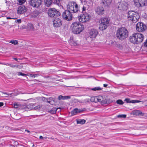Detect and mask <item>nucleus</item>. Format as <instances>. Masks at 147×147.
I'll return each mask as SVG.
<instances>
[{
	"instance_id": "a19ab883",
	"label": "nucleus",
	"mask_w": 147,
	"mask_h": 147,
	"mask_svg": "<svg viewBox=\"0 0 147 147\" xmlns=\"http://www.w3.org/2000/svg\"><path fill=\"white\" fill-rule=\"evenodd\" d=\"M18 75L19 76H25L27 75V74H25L24 73H23L21 72H18Z\"/></svg>"
},
{
	"instance_id": "de8ad7c7",
	"label": "nucleus",
	"mask_w": 147,
	"mask_h": 147,
	"mask_svg": "<svg viewBox=\"0 0 147 147\" xmlns=\"http://www.w3.org/2000/svg\"><path fill=\"white\" fill-rule=\"evenodd\" d=\"M9 66L12 68H14L16 67V65L9 64Z\"/></svg>"
},
{
	"instance_id": "ddd939ff",
	"label": "nucleus",
	"mask_w": 147,
	"mask_h": 147,
	"mask_svg": "<svg viewBox=\"0 0 147 147\" xmlns=\"http://www.w3.org/2000/svg\"><path fill=\"white\" fill-rule=\"evenodd\" d=\"M135 34L136 36V39L137 40H138V41L137 42L138 44L142 42L144 39V35L142 34L139 33H135Z\"/></svg>"
},
{
	"instance_id": "c756f323",
	"label": "nucleus",
	"mask_w": 147,
	"mask_h": 147,
	"mask_svg": "<svg viewBox=\"0 0 147 147\" xmlns=\"http://www.w3.org/2000/svg\"><path fill=\"white\" fill-rule=\"evenodd\" d=\"M98 96L92 97L91 98V101L92 102H98Z\"/></svg>"
},
{
	"instance_id": "69168bd1",
	"label": "nucleus",
	"mask_w": 147,
	"mask_h": 147,
	"mask_svg": "<svg viewBox=\"0 0 147 147\" xmlns=\"http://www.w3.org/2000/svg\"><path fill=\"white\" fill-rule=\"evenodd\" d=\"M13 59L16 61H17L18 60L16 58H13Z\"/></svg>"
},
{
	"instance_id": "c85d7f7f",
	"label": "nucleus",
	"mask_w": 147,
	"mask_h": 147,
	"mask_svg": "<svg viewBox=\"0 0 147 147\" xmlns=\"http://www.w3.org/2000/svg\"><path fill=\"white\" fill-rule=\"evenodd\" d=\"M77 123V124H83L85 123L86 122V120L84 119H78L76 120Z\"/></svg>"
},
{
	"instance_id": "423d86ee",
	"label": "nucleus",
	"mask_w": 147,
	"mask_h": 147,
	"mask_svg": "<svg viewBox=\"0 0 147 147\" xmlns=\"http://www.w3.org/2000/svg\"><path fill=\"white\" fill-rule=\"evenodd\" d=\"M109 19L107 18L101 19L99 21L100 23L99 29L101 30H105L109 25Z\"/></svg>"
},
{
	"instance_id": "f3484780",
	"label": "nucleus",
	"mask_w": 147,
	"mask_h": 147,
	"mask_svg": "<svg viewBox=\"0 0 147 147\" xmlns=\"http://www.w3.org/2000/svg\"><path fill=\"white\" fill-rule=\"evenodd\" d=\"M136 35H135V33L133 34L129 37V40L130 42L134 44H138L137 42L138 40H137L136 39Z\"/></svg>"
},
{
	"instance_id": "20e7f679",
	"label": "nucleus",
	"mask_w": 147,
	"mask_h": 147,
	"mask_svg": "<svg viewBox=\"0 0 147 147\" xmlns=\"http://www.w3.org/2000/svg\"><path fill=\"white\" fill-rule=\"evenodd\" d=\"M82 9V13L78 17V19L80 22H84L88 21L90 18L91 16L86 11V7L83 6Z\"/></svg>"
},
{
	"instance_id": "bf43d9fd",
	"label": "nucleus",
	"mask_w": 147,
	"mask_h": 147,
	"mask_svg": "<svg viewBox=\"0 0 147 147\" xmlns=\"http://www.w3.org/2000/svg\"><path fill=\"white\" fill-rule=\"evenodd\" d=\"M39 138L40 139H43L44 138V137H43L42 136H40Z\"/></svg>"
},
{
	"instance_id": "5701e85b",
	"label": "nucleus",
	"mask_w": 147,
	"mask_h": 147,
	"mask_svg": "<svg viewBox=\"0 0 147 147\" xmlns=\"http://www.w3.org/2000/svg\"><path fill=\"white\" fill-rule=\"evenodd\" d=\"M70 98V96H64L61 95H60L58 96V99L59 100H64L69 99Z\"/></svg>"
},
{
	"instance_id": "393cba45",
	"label": "nucleus",
	"mask_w": 147,
	"mask_h": 147,
	"mask_svg": "<svg viewBox=\"0 0 147 147\" xmlns=\"http://www.w3.org/2000/svg\"><path fill=\"white\" fill-rule=\"evenodd\" d=\"M39 14V12L37 10L34 11L31 14V16L35 18L37 17Z\"/></svg>"
},
{
	"instance_id": "49530a36",
	"label": "nucleus",
	"mask_w": 147,
	"mask_h": 147,
	"mask_svg": "<svg viewBox=\"0 0 147 147\" xmlns=\"http://www.w3.org/2000/svg\"><path fill=\"white\" fill-rule=\"evenodd\" d=\"M18 106L19 105L17 104H14L13 107L15 108H17L18 107Z\"/></svg>"
},
{
	"instance_id": "4be33fe9",
	"label": "nucleus",
	"mask_w": 147,
	"mask_h": 147,
	"mask_svg": "<svg viewBox=\"0 0 147 147\" xmlns=\"http://www.w3.org/2000/svg\"><path fill=\"white\" fill-rule=\"evenodd\" d=\"M139 7L147 5V0H139Z\"/></svg>"
},
{
	"instance_id": "5fc2aeb1",
	"label": "nucleus",
	"mask_w": 147,
	"mask_h": 147,
	"mask_svg": "<svg viewBox=\"0 0 147 147\" xmlns=\"http://www.w3.org/2000/svg\"><path fill=\"white\" fill-rule=\"evenodd\" d=\"M4 104L3 102H0V107L3 106V105Z\"/></svg>"
},
{
	"instance_id": "2f4dec72",
	"label": "nucleus",
	"mask_w": 147,
	"mask_h": 147,
	"mask_svg": "<svg viewBox=\"0 0 147 147\" xmlns=\"http://www.w3.org/2000/svg\"><path fill=\"white\" fill-rule=\"evenodd\" d=\"M57 109L56 108H55L53 109H51V110L49 111V112L52 114H55L56 112Z\"/></svg>"
},
{
	"instance_id": "ea45409f",
	"label": "nucleus",
	"mask_w": 147,
	"mask_h": 147,
	"mask_svg": "<svg viewBox=\"0 0 147 147\" xmlns=\"http://www.w3.org/2000/svg\"><path fill=\"white\" fill-rule=\"evenodd\" d=\"M118 117H119L125 118L126 117V115H120L118 116Z\"/></svg>"
},
{
	"instance_id": "a211bd4d",
	"label": "nucleus",
	"mask_w": 147,
	"mask_h": 147,
	"mask_svg": "<svg viewBox=\"0 0 147 147\" xmlns=\"http://www.w3.org/2000/svg\"><path fill=\"white\" fill-rule=\"evenodd\" d=\"M136 35H135V33L133 34L129 37V40L130 42L134 44H138L137 42L138 40H137L136 39Z\"/></svg>"
},
{
	"instance_id": "cd10ccee",
	"label": "nucleus",
	"mask_w": 147,
	"mask_h": 147,
	"mask_svg": "<svg viewBox=\"0 0 147 147\" xmlns=\"http://www.w3.org/2000/svg\"><path fill=\"white\" fill-rule=\"evenodd\" d=\"M45 5L47 7L49 6L52 3L51 0H45Z\"/></svg>"
},
{
	"instance_id": "f257e3e1",
	"label": "nucleus",
	"mask_w": 147,
	"mask_h": 147,
	"mask_svg": "<svg viewBox=\"0 0 147 147\" xmlns=\"http://www.w3.org/2000/svg\"><path fill=\"white\" fill-rule=\"evenodd\" d=\"M128 34L127 30L125 28L121 27L117 30L116 36L117 39L122 40L125 39Z\"/></svg>"
},
{
	"instance_id": "f8f14e48",
	"label": "nucleus",
	"mask_w": 147,
	"mask_h": 147,
	"mask_svg": "<svg viewBox=\"0 0 147 147\" xmlns=\"http://www.w3.org/2000/svg\"><path fill=\"white\" fill-rule=\"evenodd\" d=\"M98 102H100L102 104L105 105L108 103V100L107 97L105 96H98Z\"/></svg>"
},
{
	"instance_id": "6ab92c4d",
	"label": "nucleus",
	"mask_w": 147,
	"mask_h": 147,
	"mask_svg": "<svg viewBox=\"0 0 147 147\" xmlns=\"http://www.w3.org/2000/svg\"><path fill=\"white\" fill-rule=\"evenodd\" d=\"M26 10L25 6H20L18 7V13L19 14H22L26 12Z\"/></svg>"
},
{
	"instance_id": "b1692460",
	"label": "nucleus",
	"mask_w": 147,
	"mask_h": 147,
	"mask_svg": "<svg viewBox=\"0 0 147 147\" xmlns=\"http://www.w3.org/2000/svg\"><path fill=\"white\" fill-rule=\"evenodd\" d=\"M26 27L27 29L29 30L32 31L34 29L33 25L31 23H28L27 24Z\"/></svg>"
},
{
	"instance_id": "aec40b11",
	"label": "nucleus",
	"mask_w": 147,
	"mask_h": 147,
	"mask_svg": "<svg viewBox=\"0 0 147 147\" xmlns=\"http://www.w3.org/2000/svg\"><path fill=\"white\" fill-rule=\"evenodd\" d=\"M111 2V0H102L101 4L102 6H108L110 5Z\"/></svg>"
},
{
	"instance_id": "7c9ffc66",
	"label": "nucleus",
	"mask_w": 147,
	"mask_h": 147,
	"mask_svg": "<svg viewBox=\"0 0 147 147\" xmlns=\"http://www.w3.org/2000/svg\"><path fill=\"white\" fill-rule=\"evenodd\" d=\"M26 0H17L18 1L17 4L19 5H22L24 4Z\"/></svg>"
},
{
	"instance_id": "a18cd8bd",
	"label": "nucleus",
	"mask_w": 147,
	"mask_h": 147,
	"mask_svg": "<svg viewBox=\"0 0 147 147\" xmlns=\"http://www.w3.org/2000/svg\"><path fill=\"white\" fill-rule=\"evenodd\" d=\"M42 100L44 102H46L48 100V98L43 97L42 98Z\"/></svg>"
},
{
	"instance_id": "8fccbe9b",
	"label": "nucleus",
	"mask_w": 147,
	"mask_h": 147,
	"mask_svg": "<svg viewBox=\"0 0 147 147\" xmlns=\"http://www.w3.org/2000/svg\"><path fill=\"white\" fill-rule=\"evenodd\" d=\"M47 102L48 103L51 104V105H53V103L50 100L49 101L48 100L47 101Z\"/></svg>"
},
{
	"instance_id": "79ce46f5",
	"label": "nucleus",
	"mask_w": 147,
	"mask_h": 147,
	"mask_svg": "<svg viewBox=\"0 0 147 147\" xmlns=\"http://www.w3.org/2000/svg\"><path fill=\"white\" fill-rule=\"evenodd\" d=\"M86 108H82L79 109V113H81L83 111H86Z\"/></svg>"
},
{
	"instance_id": "c9c22d12",
	"label": "nucleus",
	"mask_w": 147,
	"mask_h": 147,
	"mask_svg": "<svg viewBox=\"0 0 147 147\" xmlns=\"http://www.w3.org/2000/svg\"><path fill=\"white\" fill-rule=\"evenodd\" d=\"M39 76H40V75L39 74H29V76L30 77H33L34 78Z\"/></svg>"
},
{
	"instance_id": "4c0bfd02",
	"label": "nucleus",
	"mask_w": 147,
	"mask_h": 147,
	"mask_svg": "<svg viewBox=\"0 0 147 147\" xmlns=\"http://www.w3.org/2000/svg\"><path fill=\"white\" fill-rule=\"evenodd\" d=\"M54 3L55 4H57L58 5H59L60 3V2L61 0H53Z\"/></svg>"
},
{
	"instance_id": "9d476101",
	"label": "nucleus",
	"mask_w": 147,
	"mask_h": 147,
	"mask_svg": "<svg viewBox=\"0 0 147 147\" xmlns=\"http://www.w3.org/2000/svg\"><path fill=\"white\" fill-rule=\"evenodd\" d=\"M136 30L139 32L144 31L147 28V26L143 23L142 22L138 23L136 26Z\"/></svg>"
},
{
	"instance_id": "6e6552de",
	"label": "nucleus",
	"mask_w": 147,
	"mask_h": 147,
	"mask_svg": "<svg viewBox=\"0 0 147 147\" xmlns=\"http://www.w3.org/2000/svg\"><path fill=\"white\" fill-rule=\"evenodd\" d=\"M72 13L67 9L65 10L63 13L62 17L63 18L67 21L71 20L73 18Z\"/></svg>"
},
{
	"instance_id": "052dcab7",
	"label": "nucleus",
	"mask_w": 147,
	"mask_h": 147,
	"mask_svg": "<svg viewBox=\"0 0 147 147\" xmlns=\"http://www.w3.org/2000/svg\"><path fill=\"white\" fill-rule=\"evenodd\" d=\"M44 138H45V139H47V138L49 139H53L52 138H48L47 137H45Z\"/></svg>"
},
{
	"instance_id": "4d7b16f0",
	"label": "nucleus",
	"mask_w": 147,
	"mask_h": 147,
	"mask_svg": "<svg viewBox=\"0 0 147 147\" xmlns=\"http://www.w3.org/2000/svg\"><path fill=\"white\" fill-rule=\"evenodd\" d=\"M108 85V84H103L104 87H106Z\"/></svg>"
},
{
	"instance_id": "603ef678",
	"label": "nucleus",
	"mask_w": 147,
	"mask_h": 147,
	"mask_svg": "<svg viewBox=\"0 0 147 147\" xmlns=\"http://www.w3.org/2000/svg\"><path fill=\"white\" fill-rule=\"evenodd\" d=\"M70 40H71V41H73L74 40V38L73 36H71Z\"/></svg>"
},
{
	"instance_id": "3c124183",
	"label": "nucleus",
	"mask_w": 147,
	"mask_h": 147,
	"mask_svg": "<svg viewBox=\"0 0 147 147\" xmlns=\"http://www.w3.org/2000/svg\"><path fill=\"white\" fill-rule=\"evenodd\" d=\"M144 46L147 47V38L146 41L144 42Z\"/></svg>"
},
{
	"instance_id": "0eeeda50",
	"label": "nucleus",
	"mask_w": 147,
	"mask_h": 147,
	"mask_svg": "<svg viewBox=\"0 0 147 147\" xmlns=\"http://www.w3.org/2000/svg\"><path fill=\"white\" fill-rule=\"evenodd\" d=\"M48 16L54 18L59 16L61 14L59 11L55 8H50L49 9L48 11Z\"/></svg>"
},
{
	"instance_id": "338daca9",
	"label": "nucleus",
	"mask_w": 147,
	"mask_h": 147,
	"mask_svg": "<svg viewBox=\"0 0 147 147\" xmlns=\"http://www.w3.org/2000/svg\"><path fill=\"white\" fill-rule=\"evenodd\" d=\"M7 19H11V18H10V17H7Z\"/></svg>"
},
{
	"instance_id": "f704fd0d",
	"label": "nucleus",
	"mask_w": 147,
	"mask_h": 147,
	"mask_svg": "<svg viewBox=\"0 0 147 147\" xmlns=\"http://www.w3.org/2000/svg\"><path fill=\"white\" fill-rule=\"evenodd\" d=\"M9 42L14 45H18V41L16 40H11Z\"/></svg>"
},
{
	"instance_id": "1a4fd4ad",
	"label": "nucleus",
	"mask_w": 147,
	"mask_h": 147,
	"mask_svg": "<svg viewBox=\"0 0 147 147\" xmlns=\"http://www.w3.org/2000/svg\"><path fill=\"white\" fill-rule=\"evenodd\" d=\"M29 3L34 7H38L42 3V0H30Z\"/></svg>"
},
{
	"instance_id": "2eb2a0df",
	"label": "nucleus",
	"mask_w": 147,
	"mask_h": 147,
	"mask_svg": "<svg viewBox=\"0 0 147 147\" xmlns=\"http://www.w3.org/2000/svg\"><path fill=\"white\" fill-rule=\"evenodd\" d=\"M127 4L125 2H121L118 6L119 9L121 10H125L127 9Z\"/></svg>"
},
{
	"instance_id": "473e14b6",
	"label": "nucleus",
	"mask_w": 147,
	"mask_h": 147,
	"mask_svg": "<svg viewBox=\"0 0 147 147\" xmlns=\"http://www.w3.org/2000/svg\"><path fill=\"white\" fill-rule=\"evenodd\" d=\"M102 89V88H100L99 87H96L94 88H92V90L93 91L100 90Z\"/></svg>"
},
{
	"instance_id": "bb28decb",
	"label": "nucleus",
	"mask_w": 147,
	"mask_h": 147,
	"mask_svg": "<svg viewBox=\"0 0 147 147\" xmlns=\"http://www.w3.org/2000/svg\"><path fill=\"white\" fill-rule=\"evenodd\" d=\"M77 113H79V109L77 108H75L71 112V114L74 115H76Z\"/></svg>"
},
{
	"instance_id": "412c9836",
	"label": "nucleus",
	"mask_w": 147,
	"mask_h": 147,
	"mask_svg": "<svg viewBox=\"0 0 147 147\" xmlns=\"http://www.w3.org/2000/svg\"><path fill=\"white\" fill-rule=\"evenodd\" d=\"M132 114L135 115H141L143 116L144 114L141 111L139 110H135L132 111Z\"/></svg>"
},
{
	"instance_id": "e433bc0d",
	"label": "nucleus",
	"mask_w": 147,
	"mask_h": 147,
	"mask_svg": "<svg viewBox=\"0 0 147 147\" xmlns=\"http://www.w3.org/2000/svg\"><path fill=\"white\" fill-rule=\"evenodd\" d=\"M116 103L118 104L122 105L123 104L124 102H123V101L120 99L118 100H117L116 101Z\"/></svg>"
},
{
	"instance_id": "7ed1b4c3",
	"label": "nucleus",
	"mask_w": 147,
	"mask_h": 147,
	"mask_svg": "<svg viewBox=\"0 0 147 147\" xmlns=\"http://www.w3.org/2000/svg\"><path fill=\"white\" fill-rule=\"evenodd\" d=\"M140 16L138 13L133 11H129L127 13L128 20L131 21L134 23L137 22L140 18Z\"/></svg>"
},
{
	"instance_id": "39448f33",
	"label": "nucleus",
	"mask_w": 147,
	"mask_h": 147,
	"mask_svg": "<svg viewBox=\"0 0 147 147\" xmlns=\"http://www.w3.org/2000/svg\"><path fill=\"white\" fill-rule=\"evenodd\" d=\"M67 9L74 13L78 12L79 11L78 4L76 2L73 1L69 2L67 5Z\"/></svg>"
},
{
	"instance_id": "dca6fc26",
	"label": "nucleus",
	"mask_w": 147,
	"mask_h": 147,
	"mask_svg": "<svg viewBox=\"0 0 147 147\" xmlns=\"http://www.w3.org/2000/svg\"><path fill=\"white\" fill-rule=\"evenodd\" d=\"M96 12L99 15H102L104 13V9L103 7H98L95 9Z\"/></svg>"
},
{
	"instance_id": "f03ea898",
	"label": "nucleus",
	"mask_w": 147,
	"mask_h": 147,
	"mask_svg": "<svg viewBox=\"0 0 147 147\" xmlns=\"http://www.w3.org/2000/svg\"><path fill=\"white\" fill-rule=\"evenodd\" d=\"M71 26L72 32L75 34H80L84 29V26L78 22H74Z\"/></svg>"
},
{
	"instance_id": "c03bdc74",
	"label": "nucleus",
	"mask_w": 147,
	"mask_h": 147,
	"mask_svg": "<svg viewBox=\"0 0 147 147\" xmlns=\"http://www.w3.org/2000/svg\"><path fill=\"white\" fill-rule=\"evenodd\" d=\"M125 101L127 103H130L131 100L128 98H126L125 100Z\"/></svg>"
},
{
	"instance_id": "4468645a",
	"label": "nucleus",
	"mask_w": 147,
	"mask_h": 147,
	"mask_svg": "<svg viewBox=\"0 0 147 147\" xmlns=\"http://www.w3.org/2000/svg\"><path fill=\"white\" fill-rule=\"evenodd\" d=\"M89 36L91 38H95L98 34V31L95 29H92L89 32Z\"/></svg>"
},
{
	"instance_id": "864d4df0",
	"label": "nucleus",
	"mask_w": 147,
	"mask_h": 147,
	"mask_svg": "<svg viewBox=\"0 0 147 147\" xmlns=\"http://www.w3.org/2000/svg\"><path fill=\"white\" fill-rule=\"evenodd\" d=\"M130 103H135V100H131Z\"/></svg>"
},
{
	"instance_id": "a878e982",
	"label": "nucleus",
	"mask_w": 147,
	"mask_h": 147,
	"mask_svg": "<svg viewBox=\"0 0 147 147\" xmlns=\"http://www.w3.org/2000/svg\"><path fill=\"white\" fill-rule=\"evenodd\" d=\"M35 104L31 103L30 104L27 105V107L30 110H32L33 109H36V107H35Z\"/></svg>"
},
{
	"instance_id": "13d9d810",
	"label": "nucleus",
	"mask_w": 147,
	"mask_h": 147,
	"mask_svg": "<svg viewBox=\"0 0 147 147\" xmlns=\"http://www.w3.org/2000/svg\"><path fill=\"white\" fill-rule=\"evenodd\" d=\"M141 102V101L140 100H135V103H138L139 102Z\"/></svg>"
},
{
	"instance_id": "0e129e2a",
	"label": "nucleus",
	"mask_w": 147,
	"mask_h": 147,
	"mask_svg": "<svg viewBox=\"0 0 147 147\" xmlns=\"http://www.w3.org/2000/svg\"><path fill=\"white\" fill-rule=\"evenodd\" d=\"M25 130L26 131H27L28 132V133H30V131L28 130Z\"/></svg>"
},
{
	"instance_id": "9b49d317",
	"label": "nucleus",
	"mask_w": 147,
	"mask_h": 147,
	"mask_svg": "<svg viewBox=\"0 0 147 147\" xmlns=\"http://www.w3.org/2000/svg\"><path fill=\"white\" fill-rule=\"evenodd\" d=\"M53 24L54 27H59L62 25V21L59 18H55L53 20Z\"/></svg>"
},
{
	"instance_id": "72a5a7b5",
	"label": "nucleus",
	"mask_w": 147,
	"mask_h": 147,
	"mask_svg": "<svg viewBox=\"0 0 147 147\" xmlns=\"http://www.w3.org/2000/svg\"><path fill=\"white\" fill-rule=\"evenodd\" d=\"M135 5L138 7H139V4L140 3L139 0H134Z\"/></svg>"
},
{
	"instance_id": "680f3d73",
	"label": "nucleus",
	"mask_w": 147,
	"mask_h": 147,
	"mask_svg": "<svg viewBox=\"0 0 147 147\" xmlns=\"http://www.w3.org/2000/svg\"><path fill=\"white\" fill-rule=\"evenodd\" d=\"M35 80V81H38V82H41V81H39V80H37L35 79V80Z\"/></svg>"
},
{
	"instance_id": "37998d69",
	"label": "nucleus",
	"mask_w": 147,
	"mask_h": 147,
	"mask_svg": "<svg viewBox=\"0 0 147 147\" xmlns=\"http://www.w3.org/2000/svg\"><path fill=\"white\" fill-rule=\"evenodd\" d=\"M71 42H72V44L74 46H76L78 44L77 41H75L74 40L73 41H71Z\"/></svg>"
},
{
	"instance_id": "6e6d98bb",
	"label": "nucleus",
	"mask_w": 147,
	"mask_h": 147,
	"mask_svg": "<svg viewBox=\"0 0 147 147\" xmlns=\"http://www.w3.org/2000/svg\"><path fill=\"white\" fill-rule=\"evenodd\" d=\"M3 65H9V63H3Z\"/></svg>"
},
{
	"instance_id": "774afa93",
	"label": "nucleus",
	"mask_w": 147,
	"mask_h": 147,
	"mask_svg": "<svg viewBox=\"0 0 147 147\" xmlns=\"http://www.w3.org/2000/svg\"><path fill=\"white\" fill-rule=\"evenodd\" d=\"M0 64H2V65H3V63H0Z\"/></svg>"
},
{
	"instance_id": "58836bf2",
	"label": "nucleus",
	"mask_w": 147,
	"mask_h": 147,
	"mask_svg": "<svg viewBox=\"0 0 147 147\" xmlns=\"http://www.w3.org/2000/svg\"><path fill=\"white\" fill-rule=\"evenodd\" d=\"M48 100H49L51 101H53L54 102L55 101V99L54 98H53L52 97H50L48 98Z\"/></svg>"
},
{
	"instance_id": "09e8293b",
	"label": "nucleus",
	"mask_w": 147,
	"mask_h": 147,
	"mask_svg": "<svg viewBox=\"0 0 147 147\" xmlns=\"http://www.w3.org/2000/svg\"><path fill=\"white\" fill-rule=\"evenodd\" d=\"M16 22L18 23H21V20L20 19L17 20L16 21Z\"/></svg>"
},
{
	"instance_id": "e2e57ef3",
	"label": "nucleus",
	"mask_w": 147,
	"mask_h": 147,
	"mask_svg": "<svg viewBox=\"0 0 147 147\" xmlns=\"http://www.w3.org/2000/svg\"><path fill=\"white\" fill-rule=\"evenodd\" d=\"M43 77L45 78H49V76H43Z\"/></svg>"
}]
</instances>
